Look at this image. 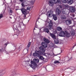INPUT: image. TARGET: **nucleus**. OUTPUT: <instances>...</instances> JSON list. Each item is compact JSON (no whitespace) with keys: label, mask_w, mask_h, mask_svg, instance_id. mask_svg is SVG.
<instances>
[{"label":"nucleus","mask_w":76,"mask_h":76,"mask_svg":"<svg viewBox=\"0 0 76 76\" xmlns=\"http://www.w3.org/2000/svg\"><path fill=\"white\" fill-rule=\"evenodd\" d=\"M53 1H54L56 4L58 3L61 4V2L63 3H67L69 4H72L73 3V0H53Z\"/></svg>","instance_id":"obj_1"},{"label":"nucleus","mask_w":76,"mask_h":76,"mask_svg":"<svg viewBox=\"0 0 76 76\" xmlns=\"http://www.w3.org/2000/svg\"><path fill=\"white\" fill-rule=\"evenodd\" d=\"M39 60L38 59H37V58H34L33 61H31V64L29 65V66L31 67V68L37 67V63H39Z\"/></svg>","instance_id":"obj_2"},{"label":"nucleus","mask_w":76,"mask_h":76,"mask_svg":"<svg viewBox=\"0 0 76 76\" xmlns=\"http://www.w3.org/2000/svg\"><path fill=\"white\" fill-rule=\"evenodd\" d=\"M46 15L49 18L51 17V16H52V15L53 19L54 20H57V16L56 15L53 14V12L51 10L47 12Z\"/></svg>","instance_id":"obj_3"},{"label":"nucleus","mask_w":76,"mask_h":76,"mask_svg":"<svg viewBox=\"0 0 76 76\" xmlns=\"http://www.w3.org/2000/svg\"><path fill=\"white\" fill-rule=\"evenodd\" d=\"M49 35H50V37H52V38L54 40V42L55 44H58L59 43V41H58V38L56 37V36L55 34L53 33H51L50 32L48 33Z\"/></svg>","instance_id":"obj_4"},{"label":"nucleus","mask_w":76,"mask_h":76,"mask_svg":"<svg viewBox=\"0 0 76 76\" xmlns=\"http://www.w3.org/2000/svg\"><path fill=\"white\" fill-rule=\"evenodd\" d=\"M43 53L40 50H36L35 53H33V56L34 57H37V56H39L40 55H43Z\"/></svg>","instance_id":"obj_5"},{"label":"nucleus","mask_w":76,"mask_h":76,"mask_svg":"<svg viewBox=\"0 0 76 76\" xmlns=\"http://www.w3.org/2000/svg\"><path fill=\"white\" fill-rule=\"evenodd\" d=\"M19 10H20L22 12V14H26L28 13L27 12V10L25 9L24 7L21 8V9H19Z\"/></svg>","instance_id":"obj_6"},{"label":"nucleus","mask_w":76,"mask_h":76,"mask_svg":"<svg viewBox=\"0 0 76 76\" xmlns=\"http://www.w3.org/2000/svg\"><path fill=\"white\" fill-rule=\"evenodd\" d=\"M65 34L66 33H65V31L64 32L63 31H61L59 33V36L60 37H64V35H65Z\"/></svg>","instance_id":"obj_7"},{"label":"nucleus","mask_w":76,"mask_h":76,"mask_svg":"<svg viewBox=\"0 0 76 76\" xmlns=\"http://www.w3.org/2000/svg\"><path fill=\"white\" fill-rule=\"evenodd\" d=\"M53 22L50 21L48 25V29L51 30L53 29Z\"/></svg>","instance_id":"obj_8"},{"label":"nucleus","mask_w":76,"mask_h":76,"mask_svg":"<svg viewBox=\"0 0 76 76\" xmlns=\"http://www.w3.org/2000/svg\"><path fill=\"white\" fill-rule=\"evenodd\" d=\"M41 45L45 48H46L48 47V45L46 43L42 42L41 43Z\"/></svg>","instance_id":"obj_9"},{"label":"nucleus","mask_w":76,"mask_h":76,"mask_svg":"<svg viewBox=\"0 0 76 76\" xmlns=\"http://www.w3.org/2000/svg\"><path fill=\"white\" fill-rule=\"evenodd\" d=\"M69 10L71 12H75L76 11L75 7H70Z\"/></svg>","instance_id":"obj_10"},{"label":"nucleus","mask_w":76,"mask_h":76,"mask_svg":"<svg viewBox=\"0 0 76 76\" xmlns=\"http://www.w3.org/2000/svg\"><path fill=\"white\" fill-rule=\"evenodd\" d=\"M61 13V11L60 10L59 8H57L56 10V13L57 15H59Z\"/></svg>","instance_id":"obj_11"},{"label":"nucleus","mask_w":76,"mask_h":76,"mask_svg":"<svg viewBox=\"0 0 76 76\" xmlns=\"http://www.w3.org/2000/svg\"><path fill=\"white\" fill-rule=\"evenodd\" d=\"M43 41L46 43L47 44H49L50 43V41L48 40L47 39L45 38V37H44L43 39Z\"/></svg>","instance_id":"obj_12"},{"label":"nucleus","mask_w":76,"mask_h":76,"mask_svg":"<svg viewBox=\"0 0 76 76\" xmlns=\"http://www.w3.org/2000/svg\"><path fill=\"white\" fill-rule=\"evenodd\" d=\"M39 50L43 53H45V50L44 49L43 47H42V46H41L39 47Z\"/></svg>","instance_id":"obj_13"},{"label":"nucleus","mask_w":76,"mask_h":76,"mask_svg":"<svg viewBox=\"0 0 76 76\" xmlns=\"http://www.w3.org/2000/svg\"><path fill=\"white\" fill-rule=\"evenodd\" d=\"M48 4L49 6H50L53 7V6H54V2L51 1H49L48 3Z\"/></svg>","instance_id":"obj_14"},{"label":"nucleus","mask_w":76,"mask_h":76,"mask_svg":"<svg viewBox=\"0 0 76 76\" xmlns=\"http://www.w3.org/2000/svg\"><path fill=\"white\" fill-rule=\"evenodd\" d=\"M44 32H46V33H48V34L49 32H50V31L47 28H45L44 29Z\"/></svg>","instance_id":"obj_15"},{"label":"nucleus","mask_w":76,"mask_h":76,"mask_svg":"<svg viewBox=\"0 0 76 76\" xmlns=\"http://www.w3.org/2000/svg\"><path fill=\"white\" fill-rule=\"evenodd\" d=\"M72 21L70 20H67L66 21V23L67 25H70V24H71L72 23Z\"/></svg>","instance_id":"obj_16"},{"label":"nucleus","mask_w":76,"mask_h":76,"mask_svg":"<svg viewBox=\"0 0 76 76\" xmlns=\"http://www.w3.org/2000/svg\"><path fill=\"white\" fill-rule=\"evenodd\" d=\"M61 18L62 19H66V16L64 14L62 15L61 16Z\"/></svg>","instance_id":"obj_17"},{"label":"nucleus","mask_w":76,"mask_h":76,"mask_svg":"<svg viewBox=\"0 0 76 76\" xmlns=\"http://www.w3.org/2000/svg\"><path fill=\"white\" fill-rule=\"evenodd\" d=\"M65 35H66V37H70V34L68 33L67 32V31H65Z\"/></svg>","instance_id":"obj_18"},{"label":"nucleus","mask_w":76,"mask_h":76,"mask_svg":"<svg viewBox=\"0 0 76 76\" xmlns=\"http://www.w3.org/2000/svg\"><path fill=\"white\" fill-rule=\"evenodd\" d=\"M5 70L4 69H1L0 70V76H2L4 74L2 73V72L4 71Z\"/></svg>","instance_id":"obj_19"},{"label":"nucleus","mask_w":76,"mask_h":76,"mask_svg":"<svg viewBox=\"0 0 76 76\" xmlns=\"http://www.w3.org/2000/svg\"><path fill=\"white\" fill-rule=\"evenodd\" d=\"M57 31H62V28L60 27H58L57 28Z\"/></svg>","instance_id":"obj_20"},{"label":"nucleus","mask_w":76,"mask_h":76,"mask_svg":"<svg viewBox=\"0 0 76 76\" xmlns=\"http://www.w3.org/2000/svg\"><path fill=\"white\" fill-rule=\"evenodd\" d=\"M39 58L40 60H44V58L43 57V56H39Z\"/></svg>","instance_id":"obj_21"},{"label":"nucleus","mask_w":76,"mask_h":76,"mask_svg":"<svg viewBox=\"0 0 76 76\" xmlns=\"http://www.w3.org/2000/svg\"><path fill=\"white\" fill-rule=\"evenodd\" d=\"M4 51H6V50H5V48H2L1 49H0V53H2V52H3Z\"/></svg>","instance_id":"obj_22"},{"label":"nucleus","mask_w":76,"mask_h":76,"mask_svg":"<svg viewBox=\"0 0 76 76\" xmlns=\"http://www.w3.org/2000/svg\"><path fill=\"white\" fill-rule=\"evenodd\" d=\"M31 42H29L28 44L27 47H28V48H29V47H30V46H31Z\"/></svg>","instance_id":"obj_23"},{"label":"nucleus","mask_w":76,"mask_h":76,"mask_svg":"<svg viewBox=\"0 0 76 76\" xmlns=\"http://www.w3.org/2000/svg\"><path fill=\"white\" fill-rule=\"evenodd\" d=\"M11 75L12 76H15V75H16V73H15V72H12L11 74Z\"/></svg>","instance_id":"obj_24"},{"label":"nucleus","mask_w":76,"mask_h":76,"mask_svg":"<svg viewBox=\"0 0 76 76\" xmlns=\"http://www.w3.org/2000/svg\"><path fill=\"white\" fill-rule=\"evenodd\" d=\"M62 13H63V14H64V15H66V12H65V11L64 10H62Z\"/></svg>","instance_id":"obj_25"},{"label":"nucleus","mask_w":76,"mask_h":76,"mask_svg":"<svg viewBox=\"0 0 76 76\" xmlns=\"http://www.w3.org/2000/svg\"><path fill=\"white\" fill-rule=\"evenodd\" d=\"M21 5L22 6V7H25V6H26V5H25L23 3H21Z\"/></svg>","instance_id":"obj_26"},{"label":"nucleus","mask_w":76,"mask_h":76,"mask_svg":"<svg viewBox=\"0 0 76 76\" xmlns=\"http://www.w3.org/2000/svg\"><path fill=\"white\" fill-rule=\"evenodd\" d=\"M71 34L72 36L74 35H75V32L73 31H71Z\"/></svg>","instance_id":"obj_27"},{"label":"nucleus","mask_w":76,"mask_h":76,"mask_svg":"<svg viewBox=\"0 0 76 76\" xmlns=\"http://www.w3.org/2000/svg\"><path fill=\"white\" fill-rule=\"evenodd\" d=\"M3 17V14H0V19H1V18H2V17Z\"/></svg>","instance_id":"obj_28"},{"label":"nucleus","mask_w":76,"mask_h":76,"mask_svg":"<svg viewBox=\"0 0 76 76\" xmlns=\"http://www.w3.org/2000/svg\"><path fill=\"white\" fill-rule=\"evenodd\" d=\"M9 44V42H7L6 43H5L4 45H6L5 47H6V46H7V44Z\"/></svg>","instance_id":"obj_29"},{"label":"nucleus","mask_w":76,"mask_h":76,"mask_svg":"<svg viewBox=\"0 0 76 76\" xmlns=\"http://www.w3.org/2000/svg\"><path fill=\"white\" fill-rule=\"evenodd\" d=\"M31 9V8L29 7H28L27 8L26 10H29Z\"/></svg>","instance_id":"obj_30"},{"label":"nucleus","mask_w":76,"mask_h":76,"mask_svg":"<svg viewBox=\"0 0 76 76\" xmlns=\"http://www.w3.org/2000/svg\"><path fill=\"white\" fill-rule=\"evenodd\" d=\"M28 14V13L26 14H23V15H24V18H26V15H27Z\"/></svg>","instance_id":"obj_31"},{"label":"nucleus","mask_w":76,"mask_h":76,"mask_svg":"<svg viewBox=\"0 0 76 76\" xmlns=\"http://www.w3.org/2000/svg\"><path fill=\"white\" fill-rule=\"evenodd\" d=\"M21 49V46H20L18 48V50L19 51Z\"/></svg>","instance_id":"obj_32"},{"label":"nucleus","mask_w":76,"mask_h":76,"mask_svg":"<svg viewBox=\"0 0 76 76\" xmlns=\"http://www.w3.org/2000/svg\"><path fill=\"white\" fill-rule=\"evenodd\" d=\"M10 12L11 13H12V12H13V11L11 10H10Z\"/></svg>","instance_id":"obj_33"},{"label":"nucleus","mask_w":76,"mask_h":76,"mask_svg":"<svg viewBox=\"0 0 76 76\" xmlns=\"http://www.w3.org/2000/svg\"><path fill=\"white\" fill-rule=\"evenodd\" d=\"M59 7L61 9H62V7H63V6H61V5H59Z\"/></svg>","instance_id":"obj_34"},{"label":"nucleus","mask_w":76,"mask_h":76,"mask_svg":"<svg viewBox=\"0 0 76 76\" xmlns=\"http://www.w3.org/2000/svg\"><path fill=\"white\" fill-rule=\"evenodd\" d=\"M24 0H19V1H20V2H22V3H23V1H24Z\"/></svg>","instance_id":"obj_35"},{"label":"nucleus","mask_w":76,"mask_h":76,"mask_svg":"<svg viewBox=\"0 0 76 76\" xmlns=\"http://www.w3.org/2000/svg\"><path fill=\"white\" fill-rule=\"evenodd\" d=\"M53 63L54 64H56V63H57V61H55Z\"/></svg>","instance_id":"obj_36"},{"label":"nucleus","mask_w":76,"mask_h":76,"mask_svg":"<svg viewBox=\"0 0 76 76\" xmlns=\"http://www.w3.org/2000/svg\"><path fill=\"white\" fill-rule=\"evenodd\" d=\"M35 0H33V1H32L33 2V4H34V2H35Z\"/></svg>","instance_id":"obj_37"},{"label":"nucleus","mask_w":76,"mask_h":76,"mask_svg":"<svg viewBox=\"0 0 76 76\" xmlns=\"http://www.w3.org/2000/svg\"><path fill=\"white\" fill-rule=\"evenodd\" d=\"M75 46H76V44H75L74 46V47H72L73 48H74V47H75Z\"/></svg>","instance_id":"obj_38"},{"label":"nucleus","mask_w":76,"mask_h":76,"mask_svg":"<svg viewBox=\"0 0 76 76\" xmlns=\"http://www.w3.org/2000/svg\"><path fill=\"white\" fill-rule=\"evenodd\" d=\"M75 46H76V44H75L74 46V47H72L73 48H74V47H75Z\"/></svg>","instance_id":"obj_39"},{"label":"nucleus","mask_w":76,"mask_h":76,"mask_svg":"<svg viewBox=\"0 0 76 76\" xmlns=\"http://www.w3.org/2000/svg\"><path fill=\"white\" fill-rule=\"evenodd\" d=\"M57 63H60V62L58 61H57Z\"/></svg>","instance_id":"obj_40"},{"label":"nucleus","mask_w":76,"mask_h":76,"mask_svg":"<svg viewBox=\"0 0 76 76\" xmlns=\"http://www.w3.org/2000/svg\"><path fill=\"white\" fill-rule=\"evenodd\" d=\"M15 36V37H17L18 36L17 35H16V34H15V35H14Z\"/></svg>","instance_id":"obj_41"},{"label":"nucleus","mask_w":76,"mask_h":76,"mask_svg":"<svg viewBox=\"0 0 76 76\" xmlns=\"http://www.w3.org/2000/svg\"><path fill=\"white\" fill-rule=\"evenodd\" d=\"M13 46H14V47H15V48H16V46H15V45H14Z\"/></svg>","instance_id":"obj_42"},{"label":"nucleus","mask_w":76,"mask_h":76,"mask_svg":"<svg viewBox=\"0 0 76 76\" xmlns=\"http://www.w3.org/2000/svg\"><path fill=\"white\" fill-rule=\"evenodd\" d=\"M53 56H56V55H54V54L53 53Z\"/></svg>","instance_id":"obj_43"},{"label":"nucleus","mask_w":76,"mask_h":76,"mask_svg":"<svg viewBox=\"0 0 76 76\" xmlns=\"http://www.w3.org/2000/svg\"><path fill=\"white\" fill-rule=\"evenodd\" d=\"M27 52H28V49H27Z\"/></svg>","instance_id":"obj_44"},{"label":"nucleus","mask_w":76,"mask_h":76,"mask_svg":"<svg viewBox=\"0 0 76 76\" xmlns=\"http://www.w3.org/2000/svg\"><path fill=\"white\" fill-rule=\"evenodd\" d=\"M4 4V2H3V5H2V6H3V5Z\"/></svg>","instance_id":"obj_45"},{"label":"nucleus","mask_w":76,"mask_h":76,"mask_svg":"<svg viewBox=\"0 0 76 76\" xmlns=\"http://www.w3.org/2000/svg\"><path fill=\"white\" fill-rule=\"evenodd\" d=\"M10 18H11L12 19V18L11 17H10Z\"/></svg>","instance_id":"obj_46"},{"label":"nucleus","mask_w":76,"mask_h":76,"mask_svg":"<svg viewBox=\"0 0 76 76\" xmlns=\"http://www.w3.org/2000/svg\"><path fill=\"white\" fill-rule=\"evenodd\" d=\"M25 24H23V26H25Z\"/></svg>","instance_id":"obj_47"},{"label":"nucleus","mask_w":76,"mask_h":76,"mask_svg":"<svg viewBox=\"0 0 76 76\" xmlns=\"http://www.w3.org/2000/svg\"><path fill=\"white\" fill-rule=\"evenodd\" d=\"M72 50H73V47L72 48Z\"/></svg>","instance_id":"obj_48"},{"label":"nucleus","mask_w":76,"mask_h":76,"mask_svg":"<svg viewBox=\"0 0 76 76\" xmlns=\"http://www.w3.org/2000/svg\"><path fill=\"white\" fill-rule=\"evenodd\" d=\"M69 69V68H66V69Z\"/></svg>","instance_id":"obj_49"},{"label":"nucleus","mask_w":76,"mask_h":76,"mask_svg":"<svg viewBox=\"0 0 76 76\" xmlns=\"http://www.w3.org/2000/svg\"><path fill=\"white\" fill-rule=\"evenodd\" d=\"M35 28H34V30H35Z\"/></svg>","instance_id":"obj_50"},{"label":"nucleus","mask_w":76,"mask_h":76,"mask_svg":"<svg viewBox=\"0 0 76 76\" xmlns=\"http://www.w3.org/2000/svg\"><path fill=\"white\" fill-rule=\"evenodd\" d=\"M32 7H34V6H32Z\"/></svg>","instance_id":"obj_51"},{"label":"nucleus","mask_w":76,"mask_h":76,"mask_svg":"<svg viewBox=\"0 0 76 76\" xmlns=\"http://www.w3.org/2000/svg\"><path fill=\"white\" fill-rule=\"evenodd\" d=\"M13 30H14V31H15V29H13Z\"/></svg>","instance_id":"obj_52"},{"label":"nucleus","mask_w":76,"mask_h":76,"mask_svg":"<svg viewBox=\"0 0 76 76\" xmlns=\"http://www.w3.org/2000/svg\"><path fill=\"white\" fill-rule=\"evenodd\" d=\"M66 7H67V5H66Z\"/></svg>","instance_id":"obj_53"},{"label":"nucleus","mask_w":76,"mask_h":76,"mask_svg":"<svg viewBox=\"0 0 76 76\" xmlns=\"http://www.w3.org/2000/svg\"><path fill=\"white\" fill-rule=\"evenodd\" d=\"M15 30H16V29H15Z\"/></svg>","instance_id":"obj_54"}]
</instances>
